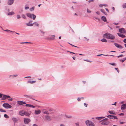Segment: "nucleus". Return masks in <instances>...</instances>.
<instances>
[{
	"instance_id": "f257e3e1",
	"label": "nucleus",
	"mask_w": 126,
	"mask_h": 126,
	"mask_svg": "<svg viewBox=\"0 0 126 126\" xmlns=\"http://www.w3.org/2000/svg\"><path fill=\"white\" fill-rule=\"evenodd\" d=\"M103 36L104 38L112 40H114L115 38V37L114 35L108 32L103 34Z\"/></svg>"
},
{
	"instance_id": "f03ea898",
	"label": "nucleus",
	"mask_w": 126,
	"mask_h": 126,
	"mask_svg": "<svg viewBox=\"0 0 126 126\" xmlns=\"http://www.w3.org/2000/svg\"><path fill=\"white\" fill-rule=\"evenodd\" d=\"M85 123L87 126H94V124L90 120L86 121Z\"/></svg>"
},
{
	"instance_id": "7ed1b4c3",
	"label": "nucleus",
	"mask_w": 126,
	"mask_h": 126,
	"mask_svg": "<svg viewBox=\"0 0 126 126\" xmlns=\"http://www.w3.org/2000/svg\"><path fill=\"white\" fill-rule=\"evenodd\" d=\"M27 15L28 17L31 18H32H32L33 20L35 19L36 17V16L34 14L29 13H27Z\"/></svg>"
},
{
	"instance_id": "20e7f679",
	"label": "nucleus",
	"mask_w": 126,
	"mask_h": 126,
	"mask_svg": "<svg viewBox=\"0 0 126 126\" xmlns=\"http://www.w3.org/2000/svg\"><path fill=\"white\" fill-rule=\"evenodd\" d=\"M6 109H8L12 107V106L8 103H4L2 105Z\"/></svg>"
},
{
	"instance_id": "39448f33",
	"label": "nucleus",
	"mask_w": 126,
	"mask_h": 126,
	"mask_svg": "<svg viewBox=\"0 0 126 126\" xmlns=\"http://www.w3.org/2000/svg\"><path fill=\"white\" fill-rule=\"evenodd\" d=\"M31 121L30 120L27 118H25L24 122L25 124H28Z\"/></svg>"
},
{
	"instance_id": "423d86ee",
	"label": "nucleus",
	"mask_w": 126,
	"mask_h": 126,
	"mask_svg": "<svg viewBox=\"0 0 126 126\" xmlns=\"http://www.w3.org/2000/svg\"><path fill=\"white\" fill-rule=\"evenodd\" d=\"M11 97V96H10L7 95H3L2 98L1 99V100H5L6 99L9 98Z\"/></svg>"
},
{
	"instance_id": "0eeeda50",
	"label": "nucleus",
	"mask_w": 126,
	"mask_h": 126,
	"mask_svg": "<svg viewBox=\"0 0 126 126\" xmlns=\"http://www.w3.org/2000/svg\"><path fill=\"white\" fill-rule=\"evenodd\" d=\"M107 117L111 119H117V117L116 116L112 115H109L107 116Z\"/></svg>"
},
{
	"instance_id": "6e6552de",
	"label": "nucleus",
	"mask_w": 126,
	"mask_h": 126,
	"mask_svg": "<svg viewBox=\"0 0 126 126\" xmlns=\"http://www.w3.org/2000/svg\"><path fill=\"white\" fill-rule=\"evenodd\" d=\"M45 120L48 121L51 120V119L49 115H46L45 117Z\"/></svg>"
},
{
	"instance_id": "1a4fd4ad",
	"label": "nucleus",
	"mask_w": 126,
	"mask_h": 126,
	"mask_svg": "<svg viewBox=\"0 0 126 126\" xmlns=\"http://www.w3.org/2000/svg\"><path fill=\"white\" fill-rule=\"evenodd\" d=\"M104 121L105 123H107V125H108L110 123V122L109 121V119L107 118H105L102 120H101V121Z\"/></svg>"
},
{
	"instance_id": "9d476101",
	"label": "nucleus",
	"mask_w": 126,
	"mask_h": 126,
	"mask_svg": "<svg viewBox=\"0 0 126 126\" xmlns=\"http://www.w3.org/2000/svg\"><path fill=\"white\" fill-rule=\"evenodd\" d=\"M17 102V104L19 105H22L26 103V102L21 101H18Z\"/></svg>"
},
{
	"instance_id": "9b49d317",
	"label": "nucleus",
	"mask_w": 126,
	"mask_h": 126,
	"mask_svg": "<svg viewBox=\"0 0 126 126\" xmlns=\"http://www.w3.org/2000/svg\"><path fill=\"white\" fill-rule=\"evenodd\" d=\"M114 45L116 47L118 48L121 49H122L123 48L121 46L117 44V43H114Z\"/></svg>"
},
{
	"instance_id": "f8f14e48",
	"label": "nucleus",
	"mask_w": 126,
	"mask_h": 126,
	"mask_svg": "<svg viewBox=\"0 0 126 126\" xmlns=\"http://www.w3.org/2000/svg\"><path fill=\"white\" fill-rule=\"evenodd\" d=\"M24 96L26 98H29L32 99H34L33 98V96L32 95H24Z\"/></svg>"
},
{
	"instance_id": "ddd939ff",
	"label": "nucleus",
	"mask_w": 126,
	"mask_h": 126,
	"mask_svg": "<svg viewBox=\"0 0 126 126\" xmlns=\"http://www.w3.org/2000/svg\"><path fill=\"white\" fill-rule=\"evenodd\" d=\"M119 31L120 32L124 33L125 32V30L124 28H122L119 29Z\"/></svg>"
},
{
	"instance_id": "4468645a",
	"label": "nucleus",
	"mask_w": 126,
	"mask_h": 126,
	"mask_svg": "<svg viewBox=\"0 0 126 126\" xmlns=\"http://www.w3.org/2000/svg\"><path fill=\"white\" fill-rule=\"evenodd\" d=\"M121 109L122 110H123L126 109V104H125L122 105Z\"/></svg>"
},
{
	"instance_id": "2eb2a0df",
	"label": "nucleus",
	"mask_w": 126,
	"mask_h": 126,
	"mask_svg": "<svg viewBox=\"0 0 126 126\" xmlns=\"http://www.w3.org/2000/svg\"><path fill=\"white\" fill-rule=\"evenodd\" d=\"M14 0H8L7 2L8 4L9 5H12L14 3Z\"/></svg>"
},
{
	"instance_id": "dca6fc26",
	"label": "nucleus",
	"mask_w": 126,
	"mask_h": 126,
	"mask_svg": "<svg viewBox=\"0 0 126 126\" xmlns=\"http://www.w3.org/2000/svg\"><path fill=\"white\" fill-rule=\"evenodd\" d=\"M30 113L27 111H24V115H25L28 116H29Z\"/></svg>"
},
{
	"instance_id": "f3484780",
	"label": "nucleus",
	"mask_w": 126,
	"mask_h": 126,
	"mask_svg": "<svg viewBox=\"0 0 126 126\" xmlns=\"http://www.w3.org/2000/svg\"><path fill=\"white\" fill-rule=\"evenodd\" d=\"M35 114L36 115H38L40 114L41 112V110H35Z\"/></svg>"
},
{
	"instance_id": "a211bd4d",
	"label": "nucleus",
	"mask_w": 126,
	"mask_h": 126,
	"mask_svg": "<svg viewBox=\"0 0 126 126\" xmlns=\"http://www.w3.org/2000/svg\"><path fill=\"white\" fill-rule=\"evenodd\" d=\"M117 34L119 36L121 37L124 38L126 37V36L125 35L121 33H117Z\"/></svg>"
},
{
	"instance_id": "6ab92c4d",
	"label": "nucleus",
	"mask_w": 126,
	"mask_h": 126,
	"mask_svg": "<svg viewBox=\"0 0 126 126\" xmlns=\"http://www.w3.org/2000/svg\"><path fill=\"white\" fill-rule=\"evenodd\" d=\"M102 20L105 22H107L106 18L104 16H103L101 17Z\"/></svg>"
},
{
	"instance_id": "aec40b11",
	"label": "nucleus",
	"mask_w": 126,
	"mask_h": 126,
	"mask_svg": "<svg viewBox=\"0 0 126 126\" xmlns=\"http://www.w3.org/2000/svg\"><path fill=\"white\" fill-rule=\"evenodd\" d=\"M24 111L23 110H21L19 111V114L21 116H24Z\"/></svg>"
},
{
	"instance_id": "412c9836",
	"label": "nucleus",
	"mask_w": 126,
	"mask_h": 126,
	"mask_svg": "<svg viewBox=\"0 0 126 126\" xmlns=\"http://www.w3.org/2000/svg\"><path fill=\"white\" fill-rule=\"evenodd\" d=\"M30 22H29L28 23H26V25L28 26H33V24L30 23Z\"/></svg>"
},
{
	"instance_id": "4be33fe9",
	"label": "nucleus",
	"mask_w": 126,
	"mask_h": 126,
	"mask_svg": "<svg viewBox=\"0 0 126 126\" xmlns=\"http://www.w3.org/2000/svg\"><path fill=\"white\" fill-rule=\"evenodd\" d=\"M12 120L14 123H16L17 121V119L15 117L13 118Z\"/></svg>"
},
{
	"instance_id": "5701e85b",
	"label": "nucleus",
	"mask_w": 126,
	"mask_h": 126,
	"mask_svg": "<svg viewBox=\"0 0 126 126\" xmlns=\"http://www.w3.org/2000/svg\"><path fill=\"white\" fill-rule=\"evenodd\" d=\"M101 11L105 15H107V13L105 12V11L104 10L101 9Z\"/></svg>"
},
{
	"instance_id": "b1692460",
	"label": "nucleus",
	"mask_w": 126,
	"mask_h": 126,
	"mask_svg": "<svg viewBox=\"0 0 126 126\" xmlns=\"http://www.w3.org/2000/svg\"><path fill=\"white\" fill-rule=\"evenodd\" d=\"M40 34L41 36H44V35L45 32L41 31L40 30Z\"/></svg>"
},
{
	"instance_id": "393cba45",
	"label": "nucleus",
	"mask_w": 126,
	"mask_h": 126,
	"mask_svg": "<svg viewBox=\"0 0 126 126\" xmlns=\"http://www.w3.org/2000/svg\"><path fill=\"white\" fill-rule=\"evenodd\" d=\"M105 117H96V119H97L99 120H101L103 118H104Z\"/></svg>"
},
{
	"instance_id": "a878e982",
	"label": "nucleus",
	"mask_w": 126,
	"mask_h": 126,
	"mask_svg": "<svg viewBox=\"0 0 126 126\" xmlns=\"http://www.w3.org/2000/svg\"><path fill=\"white\" fill-rule=\"evenodd\" d=\"M15 14L13 12H9L8 13V15H12Z\"/></svg>"
},
{
	"instance_id": "bb28decb",
	"label": "nucleus",
	"mask_w": 126,
	"mask_h": 126,
	"mask_svg": "<svg viewBox=\"0 0 126 126\" xmlns=\"http://www.w3.org/2000/svg\"><path fill=\"white\" fill-rule=\"evenodd\" d=\"M36 81H28V83H30L31 84H32L34 83H35L36 82Z\"/></svg>"
},
{
	"instance_id": "cd10ccee",
	"label": "nucleus",
	"mask_w": 126,
	"mask_h": 126,
	"mask_svg": "<svg viewBox=\"0 0 126 126\" xmlns=\"http://www.w3.org/2000/svg\"><path fill=\"white\" fill-rule=\"evenodd\" d=\"M101 41L102 42H106L107 41L106 39H103L101 40Z\"/></svg>"
},
{
	"instance_id": "c85d7f7f",
	"label": "nucleus",
	"mask_w": 126,
	"mask_h": 126,
	"mask_svg": "<svg viewBox=\"0 0 126 126\" xmlns=\"http://www.w3.org/2000/svg\"><path fill=\"white\" fill-rule=\"evenodd\" d=\"M109 112L111 114H114L115 113L113 112V111H109Z\"/></svg>"
},
{
	"instance_id": "c756f323",
	"label": "nucleus",
	"mask_w": 126,
	"mask_h": 126,
	"mask_svg": "<svg viewBox=\"0 0 126 126\" xmlns=\"http://www.w3.org/2000/svg\"><path fill=\"white\" fill-rule=\"evenodd\" d=\"M33 24H34L36 26H39V24L37 22H35L34 23H33Z\"/></svg>"
},
{
	"instance_id": "7c9ffc66",
	"label": "nucleus",
	"mask_w": 126,
	"mask_h": 126,
	"mask_svg": "<svg viewBox=\"0 0 126 126\" xmlns=\"http://www.w3.org/2000/svg\"><path fill=\"white\" fill-rule=\"evenodd\" d=\"M101 124L102 125H107V123H105L104 121H103V122L101 123Z\"/></svg>"
},
{
	"instance_id": "2f4dec72",
	"label": "nucleus",
	"mask_w": 126,
	"mask_h": 126,
	"mask_svg": "<svg viewBox=\"0 0 126 126\" xmlns=\"http://www.w3.org/2000/svg\"><path fill=\"white\" fill-rule=\"evenodd\" d=\"M122 6L123 8H126V3L123 4V5Z\"/></svg>"
},
{
	"instance_id": "473e14b6",
	"label": "nucleus",
	"mask_w": 126,
	"mask_h": 126,
	"mask_svg": "<svg viewBox=\"0 0 126 126\" xmlns=\"http://www.w3.org/2000/svg\"><path fill=\"white\" fill-rule=\"evenodd\" d=\"M22 17L24 19H26V17L24 14H22L21 15Z\"/></svg>"
},
{
	"instance_id": "72a5a7b5",
	"label": "nucleus",
	"mask_w": 126,
	"mask_h": 126,
	"mask_svg": "<svg viewBox=\"0 0 126 126\" xmlns=\"http://www.w3.org/2000/svg\"><path fill=\"white\" fill-rule=\"evenodd\" d=\"M4 117L6 118H9V116L6 114H4Z\"/></svg>"
},
{
	"instance_id": "f704fd0d",
	"label": "nucleus",
	"mask_w": 126,
	"mask_h": 126,
	"mask_svg": "<svg viewBox=\"0 0 126 126\" xmlns=\"http://www.w3.org/2000/svg\"><path fill=\"white\" fill-rule=\"evenodd\" d=\"M44 113L46 114H49V113L47 111H46L44 112Z\"/></svg>"
},
{
	"instance_id": "c9c22d12",
	"label": "nucleus",
	"mask_w": 126,
	"mask_h": 126,
	"mask_svg": "<svg viewBox=\"0 0 126 126\" xmlns=\"http://www.w3.org/2000/svg\"><path fill=\"white\" fill-rule=\"evenodd\" d=\"M34 7H32V8L30 9V10L31 11L34 10Z\"/></svg>"
},
{
	"instance_id": "e433bc0d",
	"label": "nucleus",
	"mask_w": 126,
	"mask_h": 126,
	"mask_svg": "<svg viewBox=\"0 0 126 126\" xmlns=\"http://www.w3.org/2000/svg\"><path fill=\"white\" fill-rule=\"evenodd\" d=\"M0 111L1 112H6V111L5 110H3L2 109H0Z\"/></svg>"
},
{
	"instance_id": "4c0bfd02",
	"label": "nucleus",
	"mask_w": 126,
	"mask_h": 126,
	"mask_svg": "<svg viewBox=\"0 0 126 126\" xmlns=\"http://www.w3.org/2000/svg\"><path fill=\"white\" fill-rule=\"evenodd\" d=\"M20 18H21V17L19 15H17V19H20Z\"/></svg>"
},
{
	"instance_id": "58836bf2",
	"label": "nucleus",
	"mask_w": 126,
	"mask_h": 126,
	"mask_svg": "<svg viewBox=\"0 0 126 126\" xmlns=\"http://www.w3.org/2000/svg\"><path fill=\"white\" fill-rule=\"evenodd\" d=\"M29 107L32 108H34L35 107L32 105L30 104Z\"/></svg>"
},
{
	"instance_id": "ea45409f",
	"label": "nucleus",
	"mask_w": 126,
	"mask_h": 126,
	"mask_svg": "<svg viewBox=\"0 0 126 126\" xmlns=\"http://www.w3.org/2000/svg\"><path fill=\"white\" fill-rule=\"evenodd\" d=\"M49 110L51 112V113H53L54 112V110L52 109H50Z\"/></svg>"
},
{
	"instance_id": "a19ab883",
	"label": "nucleus",
	"mask_w": 126,
	"mask_h": 126,
	"mask_svg": "<svg viewBox=\"0 0 126 126\" xmlns=\"http://www.w3.org/2000/svg\"><path fill=\"white\" fill-rule=\"evenodd\" d=\"M47 39H53L52 37H51V36L49 37H48Z\"/></svg>"
},
{
	"instance_id": "79ce46f5",
	"label": "nucleus",
	"mask_w": 126,
	"mask_h": 126,
	"mask_svg": "<svg viewBox=\"0 0 126 126\" xmlns=\"http://www.w3.org/2000/svg\"><path fill=\"white\" fill-rule=\"evenodd\" d=\"M109 64H110L114 66H116V65L115 63H109Z\"/></svg>"
},
{
	"instance_id": "37998d69",
	"label": "nucleus",
	"mask_w": 126,
	"mask_h": 126,
	"mask_svg": "<svg viewBox=\"0 0 126 126\" xmlns=\"http://www.w3.org/2000/svg\"><path fill=\"white\" fill-rule=\"evenodd\" d=\"M87 12L88 13H90L91 12V11L89 10L88 9H87Z\"/></svg>"
},
{
	"instance_id": "c03bdc74",
	"label": "nucleus",
	"mask_w": 126,
	"mask_h": 126,
	"mask_svg": "<svg viewBox=\"0 0 126 126\" xmlns=\"http://www.w3.org/2000/svg\"><path fill=\"white\" fill-rule=\"evenodd\" d=\"M84 61H86V62H90V63H91V62H92L90 61L89 60H84Z\"/></svg>"
},
{
	"instance_id": "a18cd8bd",
	"label": "nucleus",
	"mask_w": 126,
	"mask_h": 126,
	"mask_svg": "<svg viewBox=\"0 0 126 126\" xmlns=\"http://www.w3.org/2000/svg\"><path fill=\"white\" fill-rule=\"evenodd\" d=\"M65 116L66 117V118H71V116H68L67 115H66Z\"/></svg>"
},
{
	"instance_id": "49530a36",
	"label": "nucleus",
	"mask_w": 126,
	"mask_h": 126,
	"mask_svg": "<svg viewBox=\"0 0 126 126\" xmlns=\"http://www.w3.org/2000/svg\"><path fill=\"white\" fill-rule=\"evenodd\" d=\"M8 100L9 101H12L13 100V99L12 98H11L8 99Z\"/></svg>"
},
{
	"instance_id": "de8ad7c7",
	"label": "nucleus",
	"mask_w": 126,
	"mask_h": 126,
	"mask_svg": "<svg viewBox=\"0 0 126 126\" xmlns=\"http://www.w3.org/2000/svg\"><path fill=\"white\" fill-rule=\"evenodd\" d=\"M75 124L76 126H79V123H75Z\"/></svg>"
},
{
	"instance_id": "09e8293b",
	"label": "nucleus",
	"mask_w": 126,
	"mask_h": 126,
	"mask_svg": "<svg viewBox=\"0 0 126 126\" xmlns=\"http://www.w3.org/2000/svg\"><path fill=\"white\" fill-rule=\"evenodd\" d=\"M81 98L78 97L77 99V100L78 101H80L81 100Z\"/></svg>"
},
{
	"instance_id": "8fccbe9b",
	"label": "nucleus",
	"mask_w": 126,
	"mask_h": 126,
	"mask_svg": "<svg viewBox=\"0 0 126 126\" xmlns=\"http://www.w3.org/2000/svg\"><path fill=\"white\" fill-rule=\"evenodd\" d=\"M84 105L86 107H87V104H86L85 103H84Z\"/></svg>"
},
{
	"instance_id": "3c124183",
	"label": "nucleus",
	"mask_w": 126,
	"mask_h": 126,
	"mask_svg": "<svg viewBox=\"0 0 126 126\" xmlns=\"http://www.w3.org/2000/svg\"><path fill=\"white\" fill-rule=\"evenodd\" d=\"M120 61L122 62V63H123L125 61V60H120Z\"/></svg>"
},
{
	"instance_id": "603ef678",
	"label": "nucleus",
	"mask_w": 126,
	"mask_h": 126,
	"mask_svg": "<svg viewBox=\"0 0 126 126\" xmlns=\"http://www.w3.org/2000/svg\"><path fill=\"white\" fill-rule=\"evenodd\" d=\"M9 77H12L13 78L14 77V75H10L9 76Z\"/></svg>"
},
{
	"instance_id": "864d4df0",
	"label": "nucleus",
	"mask_w": 126,
	"mask_h": 126,
	"mask_svg": "<svg viewBox=\"0 0 126 126\" xmlns=\"http://www.w3.org/2000/svg\"><path fill=\"white\" fill-rule=\"evenodd\" d=\"M124 115V114L123 113H121L120 114H119V115Z\"/></svg>"
},
{
	"instance_id": "5fc2aeb1",
	"label": "nucleus",
	"mask_w": 126,
	"mask_h": 126,
	"mask_svg": "<svg viewBox=\"0 0 126 126\" xmlns=\"http://www.w3.org/2000/svg\"><path fill=\"white\" fill-rule=\"evenodd\" d=\"M112 10H113V12H114V11H115V8H114V7H112Z\"/></svg>"
},
{
	"instance_id": "6e6d98bb",
	"label": "nucleus",
	"mask_w": 126,
	"mask_h": 126,
	"mask_svg": "<svg viewBox=\"0 0 126 126\" xmlns=\"http://www.w3.org/2000/svg\"><path fill=\"white\" fill-rule=\"evenodd\" d=\"M2 95L3 96V95L0 93V98L2 97Z\"/></svg>"
},
{
	"instance_id": "4d7b16f0",
	"label": "nucleus",
	"mask_w": 126,
	"mask_h": 126,
	"mask_svg": "<svg viewBox=\"0 0 126 126\" xmlns=\"http://www.w3.org/2000/svg\"><path fill=\"white\" fill-rule=\"evenodd\" d=\"M96 13L97 14V15H99L100 14V13L98 11H97L96 12Z\"/></svg>"
},
{
	"instance_id": "13d9d810",
	"label": "nucleus",
	"mask_w": 126,
	"mask_h": 126,
	"mask_svg": "<svg viewBox=\"0 0 126 126\" xmlns=\"http://www.w3.org/2000/svg\"><path fill=\"white\" fill-rule=\"evenodd\" d=\"M103 6V4H100L99 5V6L100 7H102Z\"/></svg>"
},
{
	"instance_id": "bf43d9fd",
	"label": "nucleus",
	"mask_w": 126,
	"mask_h": 126,
	"mask_svg": "<svg viewBox=\"0 0 126 126\" xmlns=\"http://www.w3.org/2000/svg\"><path fill=\"white\" fill-rule=\"evenodd\" d=\"M29 8L28 7H25V9L26 10L28 9H29Z\"/></svg>"
},
{
	"instance_id": "052dcab7",
	"label": "nucleus",
	"mask_w": 126,
	"mask_h": 126,
	"mask_svg": "<svg viewBox=\"0 0 126 126\" xmlns=\"http://www.w3.org/2000/svg\"><path fill=\"white\" fill-rule=\"evenodd\" d=\"M4 31H6L7 32H9V31L12 32V31H10L9 30H5Z\"/></svg>"
},
{
	"instance_id": "680f3d73",
	"label": "nucleus",
	"mask_w": 126,
	"mask_h": 126,
	"mask_svg": "<svg viewBox=\"0 0 126 126\" xmlns=\"http://www.w3.org/2000/svg\"><path fill=\"white\" fill-rule=\"evenodd\" d=\"M30 105V104H26L25 105V106L26 107H29Z\"/></svg>"
},
{
	"instance_id": "e2e57ef3",
	"label": "nucleus",
	"mask_w": 126,
	"mask_h": 126,
	"mask_svg": "<svg viewBox=\"0 0 126 126\" xmlns=\"http://www.w3.org/2000/svg\"><path fill=\"white\" fill-rule=\"evenodd\" d=\"M123 42L125 43H126V38L123 40Z\"/></svg>"
},
{
	"instance_id": "0e129e2a",
	"label": "nucleus",
	"mask_w": 126,
	"mask_h": 126,
	"mask_svg": "<svg viewBox=\"0 0 126 126\" xmlns=\"http://www.w3.org/2000/svg\"><path fill=\"white\" fill-rule=\"evenodd\" d=\"M103 6H104L105 7H106V6H107L108 5L106 4H103Z\"/></svg>"
},
{
	"instance_id": "69168bd1",
	"label": "nucleus",
	"mask_w": 126,
	"mask_h": 126,
	"mask_svg": "<svg viewBox=\"0 0 126 126\" xmlns=\"http://www.w3.org/2000/svg\"><path fill=\"white\" fill-rule=\"evenodd\" d=\"M94 1V0H89L88 1L89 2H90L91 1Z\"/></svg>"
},
{
	"instance_id": "338daca9",
	"label": "nucleus",
	"mask_w": 126,
	"mask_h": 126,
	"mask_svg": "<svg viewBox=\"0 0 126 126\" xmlns=\"http://www.w3.org/2000/svg\"><path fill=\"white\" fill-rule=\"evenodd\" d=\"M38 126L35 124H34L33 125V126Z\"/></svg>"
},
{
	"instance_id": "774afa93",
	"label": "nucleus",
	"mask_w": 126,
	"mask_h": 126,
	"mask_svg": "<svg viewBox=\"0 0 126 126\" xmlns=\"http://www.w3.org/2000/svg\"><path fill=\"white\" fill-rule=\"evenodd\" d=\"M105 9L108 12H109V10L107 8H106Z\"/></svg>"
}]
</instances>
